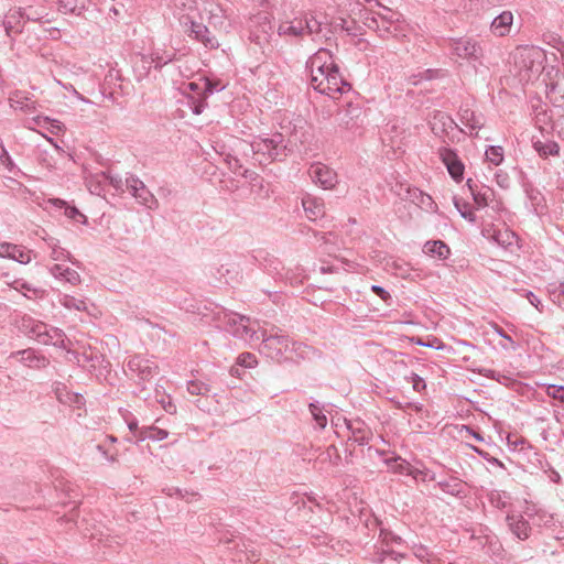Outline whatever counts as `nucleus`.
I'll return each instance as SVG.
<instances>
[{
	"label": "nucleus",
	"instance_id": "35",
	"mask_svg": "<svg viewBox=\"0 0 564 564\" xmlns=\"http://www.w3.org/2000/svg\"><path fill=\"white\" fill-rule=\"evenodd\" d=\"M359 115H360V109L351 108V109L340 111L337 115V120L341 128L355 131L356 129L359 128V123H358Z\"/></svg>",
	"mask_w": 564,
	"mask_h": 564
},
{
	"label": "nucleus",
	"instance_id": "26",
	"mask_svg": "<svg viewBox=\"0 0 564 564\" xmlns=\"http://www.w3.org/2000/svg\"><path fill=\"white\" fill-rule=\"evenodd\" d=\"M304 29L300 15L290 21H283L278 26V35L288 39H301L304 36Z\"/></svg>",
	"mask_w": 564,
	"mask_h": 564
},
{
	"label": "nucleus",
	"instance_id": "54",
	"mask_svg": "<svg viewBox=\"0 0 564 564\" xmlns=\"http://www.w3.org/2000/svg\"><path fill=\"white\" fill-rule=\"evenodd\" d=\"M181 91L184 94V99H186V97L189 95H204V77L199 78L198 82L184 83L181 87Z\"/></svg>",
	"mask_w": 564,
	"mask_h": 564
},
{
	"label": "nucleus",
	"instance_id": "11",
	"mask_svg": "<svg viewBox=\"0 0 564 564\" xmlns=\"http://www.w3.org/2000/svg\"><path fill=\"white\" fill-rule=\"evenodd\" d=\"M442 163L446 166L448 174L456 182L460 183L464 178L465 165L459 159L457 152L447 145H442L437 150Z\"/></svg>",
	"mask_w": 564,
	"mask_h": 564
},
{
	"label": "nucleus",
	"instance_id": "45",
	"mask_svg": "<svg viewBox=\"0 0 564 564\" xmlns=\"http://www.w3.org/2000/svg\"><path fill=\"white\" fill-rule=\"evenodd\" d=\"M538 387L544 391V393L560 402L561 404H564V386L563 384H551V383H540Z\"/></svg>",
	"mask_w": 564,
	"mask_h": 564
},
{
	"label": "nucleus",
	"instance_id": "33",
	"mask_svg": "<svg viewBox=\"0 0 564 564\" xmlns=\"http://www.w3.org/2000/svg\"><path fill=\"white\" fill-rule=\"evenodd\" d=\"M47 205H51L57 209H63L67 218L78 224H85L86 216L82 214L75 206H69L67 203L59 198H51L47 200Z\"/></svg>",
	"mask_w": 564,
	"mask_h": 564
},
{
	"label": "nucleus",
	"instance_id": "8",
	"mask_svg": "<svg viewBox=\"0 0 564 564\" xmlns=\"http://www.w3.org/2000/svg\"><path fill=\"white\" fill-rule=\"evenodd\" d=\"M429 123L432 133L446 144H448L449 141L454 142L455 138L453 133L455 130L465 133V130L459 128L449 115L440 110L433 112Z\"/></svg>",
	"mask_w": 564,
	"mask_h": 564
},
{
	"label": "nucleus",
	"instance_id": "44",
	"mask_svg": "<svg viewBox=\"0 0 564 564\" xmlns=\"http://www.w3.org/2000/svg\"><path fill=\"white\" fill-rule=\"evenodd\" d=\"M310 412L312 414V417L315 422L316 427L319 430H323L327 425V417L324 414V405L319 402H311L308 404Z\"/></svg>",
	"mask_w": 564,
	"mask_h": 564
},
{
	"label": "nucleus",
	"instance_id": "63",
	"mask_svg": "<svg viewBox=\"0 0 564 564\" xmlns=\"http://www.w3.org/2000/svg\"><path fill=\"white\" fill-rule=\"evenodd\" d=\"M257 364V357L252 352H242L237 358V365L240 367L253 368Z\"/></svg>",
	"mask_w": 564,
	"mask_h": 564
},
{
	"label": "nucleus",
	"instance_id": "14",
	"mask_svg": "<svg viewBox=\"0 0 564 564\" xmlns=\"http://www.w3.org/2000/svg\"><path fill=\"white\" fill-rule=\"evenodd\" d=\"M300 20L302 23V28L304 29V36H318L323 26L327 24V19L323 13H317L315 11L302 12L300 14Z\"/></svg>",
	"mask_w": 564,
	"mask_h": 564
},
{
	"label": "nucleus",
	"instance_id": "43",
	"mask_svg": "<svg viewBox=\"0 0 564 564\" xmlns=\"http://www.w3.org/2000/svg\"><path fill=\"white\" fill-rule=\"evenodd\" d=\"M169 436L167 431L160 429L155 425L142 426V432L140 434V442L145 440L152 441H163Z\"/></svg>",
	"mask_w": 564,
	"mask_h": 564
},
{
	"label": "nucleus",
	"instance_id": "16",
	"mask_svg": "<svg viewBox=\"0 0 564 564\" xmlns=\"http://www.w3.org/2000/svg\"><path fill=\"white\" fill-rule=\"evenodd\" d=\"M10 358L17 359L22 365L32 369H43L48 366L50 360L32 348L13 351Z\"/></svg>",
	"mask_w": 564,
	"mask_h": 564
},
{
	"label": "nucleus",
	"instance_id": "57",
	"mask_svg": "<svg viewBox=\"0 0 564 564\" xmlns=\"http://www.w3.org/2000/svg\"><path fill=\"white\" fill-rule=\"evenodd\" d=\"M226 88V85L223 84L218 79H210L208 77H204V96L209 97L214 93L223 91Z\"/></svg>",
	"mask_w": 564,
	"mask_h": 564
},
{
	"label": "nucleus",
	"instance_id": "56",
	"mask_svg": "<svg viewBox=\"0 0 564 564\" xmlns=\"http://www.w3.org/2000/svg\"><path fill=\"white\" fill-rule=\"evenodd\" d=\"M187 391L192 395H206L210 392V386L204 381L194 379L187 381Z\"/></svg>",
	"mask_w": 564,
	"mask_h": 564
},
{
	"label": "nucleus",
	"instance_id": "55",
	"mask_svg": "<svg viewBox=\"0 0 564 564\" xmlns=\"http://www.w3.org/2000/svg\"><path fill=\"white\" fill-rule=\"evenodd\" d=\"M379 538L381 540V545L380 546H376L377 547V552L381 547H383L386 550L393 549L392 547L393 544L400 545L402 543L401 536L394 534L393 532L386 531V530H381L380 531V536Z\"/></svg>",
	"mask_w": 564,
	"mask_h": 564
},
{
	"label": "nucleus",
	"instance_id": "41",
	"mask_svg": "<svg viewBox=\"0 0 564 564\" xmlns=\"http://www.w3.org/2000/svg\"><path fill=\"white\" fill-rule=\"evenodd\" d=\"M58 303L65 308L72 311L84 312L88 310L87 302L85 299H78L69 294H59Z\"/></svg>",
	"mask_w": 564,
	"mask_h": 564
},
{
	"label": "nucleus",
	"instance_id": "40",
	"mask_svg": "<svg viewBox=\"0 0 564 564\" xmlns=\"http://www.w3.org/2000/svg\"><path fill=\"white\" fill-rule=\"evenodd\" d=\"M489 503L499 510H505L511 505V497L503 490H491L487 495Z\"/></svg>",
	"mask_w": 564,
	"mask_h": 564
},
{
	"label": "nucleus",
	"instance_id": "4",
	"mask_svg": "<svg viewBox=\"0 0 564 564\" xmlns=\"http://www.w3.org/2000/svg\"><path fill=\"white\" fill-rule=\"evenodd\" d=\"M253 159L259 164L283 160L288 155V140L280 132L257 135L249 143Z\"/></svg>",
	"mask_w": 564,
	"mask_h": 564
},
{
	"label": "nucleus",
	"instance_id": "31",
	"mask_svg": "<svg viewBox=\"0 0 564 564\" xmlns=\"http://www.w3.org/2000/svg\"><path fill=\"white\" fill-rule=\"evenodd\" d=\"M347 429L351 433V440L359 445H367L371 438L370 431L365 426L364 422L360 421H347Z\"/></svg>",
	"mask_w": 564,
	"mask_h": 564
},
{
	"label": "nucleus",
	"instance_id": "13",
	"mask_svg": "<svg viewBox=\"0 0 564 564\" xmlns=\"http://www.w3.org/2000/svg\"><path fill=\"white\" fill-rule=\"evenodd\" d=\"M128 370L133 373L140 381H149L158 373V366L153 360L142 356H133L127 361Z\"/></svg>",
	"mask_w": 564,
	"mask_h": 564
},
{
	"label": "nucleus",
	"instance_id": "10",
	"mask_svg": "<svg viewBox=\"0 0 564 564\" xmlns=\"http://www.w3.org/2000/svg\"><path fill=\"white\" fill-rule=\"evenodd\" d=\"M124 183L127 191L137 199L139 204L149 209L156 208L158 199L139 177L129 175L126 177Z\"/></svg>",
	"mask_w": 564,
	"mask_h": 564
},
{
	"label": "nucleus",
	"instance_id": "48",
	"mask_svg": "<svg viewBox=\"0 0 564 564\" xmlns=\"http://www.w3.org/2000/svg\"><path fill=\"white\" fill-rule=\"evenodd\" d=\"M121 417L127 423V426L129 431L133 434V436L137 438V442H140V434L142 432V426H139V422L137 417L128 410L120 409Z\"/></svg>",
	"mask_w": 564,
	"mask_h": 564
},
{
	"label": "nucleus",
	"instance_id": "53",
	"mask_svg": "<svg viewBox=\"0 0 564 564\" xmlns=\"http://www.w3.org/2000/svg\"><path fill=\"white\" fill-rule=\"evenodd\" d=\"M485 156L490 164L498 166L505 159L503 149L500 145H489L485 151Z\"/></svg>",
	"mask_w": 564,
	"mask_h": 564
},
{
	"label": "nucleus",
	"instance_id": "24",
	"mask_svg": "<svg viewBox=\"0 0 564 564\" xmlns=\"http://www.w3.org/2000/svg\"><path fill=\"white\" fill-rule=\"evenodd\" d=\"M458 117L460 122L469 130L470 135H476L484 126L481 115H477L468 105L459 108Z\"/></svg>",
	"mask_w": 564,
	"mask_h": 564
},
{
	"label": "nucleus",
	"instance_id": "51",
	"mask_svg": "<svg viewBox=\"0 0 564 564\" xmlns=\"http://www.w3.org/2000/svg\"><path fill=\"white\" fill-rule=\"evenodd\" d=\"M467 185L473 194L474 200L478 207H485L488 205L494 196V192L487 187L484 192H476L471 186V180H467Z\"/></svg>",
	"mask_w": 564,
	"mask_h": 564
},
{
	"label": "nucleus",
	"instance_id": "52",
	"mask_svg": "<svg viewBox=\"0 0 564 564\" xmlns=\"http://www.w3.org/2000/svg\"><path fill=\"white\" fill-rule=\"evenodd\" d=\"M48 246L52 248L51 258L54 261H70L73 264L77 262L73 260L72 254L66 249L57 246V243L52 239L48 242Z\"/></svg>",
	"mask_w": 564,
	"mask_h": 564
},
{
	"label": "nucleus",
	"instance_id": "25",
	"mask_svg": "<svg viewBox=\"0 0 564 564\" xmlns=\"http://www.w3.org/2000/svg\"><path fill=\"white\" fill-rule=\"evenodd\" d=\"M302 206L308 220L316 221L325 216V205L323 199L306 195L302 198Z\"/></svg>",
	"mask_w": 564,
	"mask_h": 564
},
{
	"label": "nucleus",
	"instance_id": "32",
	"mask_svg": "<svg viewBox=\"0 0 564 564\" xmlns=\"http://www.w3.org/2000/svg\"><path fill=\"white\" fill-rule=\"evenodd\" d=\"M423 252L442 261L451 256L449 247L442 240L426 241L423 246Z\"/></svg>",
	"mask_w": 564,
	"mask_h": 564
},
{
	"label": "nucleus",
	"instance_id": "5",
	"mask_svg": "<svg viewBox=\"0 0 564 564\" xmlns=\"http://www.w3.org/2000/svg\"><path fill=\"white\" fill-rule=\"evenodd\" d=\"M20 328L26 336L42 345H52L66 349V335L57 327L50 326L31 316H24L22 317Z\"/></svg>",
	"mask_w": 564,
	"mask_h": 564
},
{
	"label": "nucleus",
	"instance_id": "19",
	"mask_svg": "<svg viewBox=\"0 0 564 564\" xmlns=\"http://www.w3.org/2000/svg\"><path fill=\"white\" fill-rule=\"evenodd\" d=\"M312 180L324 189L334 188L337 184V173L324 164H314L311 167Z\"/></svg>",
	"mask_w": 564,
	"mask_h": 564
},
{
	"label": "nucleus",
	"instance_id": "49",
	"mask_svg": "<svg viewBox=\"0 0 564 564\" xmlns=\"http://www.w3.org/2000/svg\"><path fill=\"white\" fill-rule=\"evenodd\" d=\"M0 163L4 166V169L14 175L21 173V170L17 166L13 159L9 154L2 141H0Z\"/></svg>",
	"mask_w": 564,
	"mask_h": 564
},
{
	"label": "nucleus",
	"instance_id": "39",
	"mask_svg": "<svg viewBox=\"0 0 564 564\" xmlns=\"http://www.w3.org/2000/svg\"><path fill=\"white\" fill-rule=\"evenodd\" d=\"M72 355L74 356L75 361L78 366L88 369L89 371L95 370L96 364L100 362L102 357L96 352H76L72 351Z\"/></svg>",
	"mask_w": 564,
	"mask_h": 564
},
{
	"label": "nucleus",
	"instance_id": "64",
	"mask_svg": "<svg viewBox=\"0 0 564 564\" xmlns=\"http://www.w3.org/2000/svg\"><path fill=\"white\" fill-rule=\"evenodd\" d=\"M9 101L11 107L14 109L25 110L29 107L26 102L28 98H24L20 91H15L14 94H12L9 97Z\"/></svg>",
	"mask_w": 564,
	"mask_h": 564
},
{
	"label": "nucleus",
	"instance_id": "34",
	"mask_svg": "<svg viewBox=\"0 0 564 564\" xmlns=\"http://www.w3.org/2000/svg\"><path fill=\"white\" fill-rule=\"evenodd\" d=\"M532 147L542 159L560 155V145L553 140L542 141L540 139H533Z\"/></svg>",
	"mask_w": 564,
	"mask_h": 564
},
{
	"label": "nucleus",
	"instance_id": "37",
	"mask_svg": "<svg viewBox=\"0 0 564 564\" xmlns=\"http://www.w3.org/2000/svg\"><path fill=\"white\" fill-rule=\"evenodd\" d=\"M215 150L218 152V150L215 148ZM219 153L221 155H225L226 159V163L228 165V167L232 171V173L237 174V175H241L248 180H250L251 182H254L258 177V175L254 173V172H251L247 169H243V166L239 163V160L231 155V154H225V152L223 151H219Z\"/></svg>",
	"mask_w": 564,
	"mask_h": 564
},
{
	"label": "nucleus",
	"instance_id": "22",
	"mask_svg": "<svg viewBox=\"0 0 564 564\" xmlns=\"http://www.w3.org/2000/svg\"><path fill=\"white\" fill-rule=\"evenodd\" d=\"M148 54L151 62L154 63V69L161 70L165 65L176 59L177 51L165 45H153Z\"/></svg>",
	"mask_w": 564,
	"mask_h": 564
},
{
	"label": "nucleus",
	"instance_id": "38",
	"mask_svg": "<svg viewBox=\"0 0 564 564\" xmlns=\"http://www.w3.org/2000/svg\"><path fill=\"white\" fill-rule=\"evenodd\" d=\"M377 560L380 563H384L386 561H392L397 564H409L410 557L403 552L397 551L394 549H383L381 547L378 552H376Z\"/></svg>",
	"mask_w": 564,
	"mask_h": 564
},
{
	"label": "nucleus",
	"instance_id": "36",
	"mask_svg": "<svg viewBox=\"0 0 564 564\" xmlns=\"http://www.w3.org/2000/svg\"><path fill=\"white\" fill-rule=\"evenodd\" d=\"M151 69H154V63L149 58V54L138 55L133 64V72L137 79L142 80L147 78Z\"/></svg>",
	"mask_w": 564,
	"mask_h": 564
},
{
	"label": "nucleus",
	"instance_id": "20",
	"mask_svg": "<svg viewBox=\"0 0 564 564\" xmlns=\"http://www.w3.org/2000/svg\"><path fill=\"white\" fill-rule=\"evenodd\" d=\"M186 32L189 37L200 42L207 48H216L219 45L208 28L200 22L189 21Z\"/></svg>",
	"mask_w": 564,
	"mask_h": 564
},
{
	"label": "nucleus",
	"instance_id": "18",
	"mask_svg": "<svg viewBox=\"0 0 564 564\" xmlns=\"http://www.w3.org/2000/svg\"><path fill=\"white\" fill-rule=\"evenodd\" d=\"M52 392L64 405L80 409L85 404V399L80 393L68 391L67 387L59 381L52 383Z\"/></svg>",
	"mask_w": 564,
	"mask_h": 564
},
{
	"label": "nucleus",
	"instance_id": "9",
	"mask_svg": "<svg viewBox=\"0 0 564 564\" xmlns=\"http://www.w3.org/2000/svg\"><path fill=\"white\" fill-rule=\"evenodd\" d=\"M24 19L30 21H40L42 15L33 12H25L21 8L10 9L2 20V25L7 36L20 33L24 26Z\"/></svg>",
	"mask_w": 564,
	"mask_h": 564
},
{
	"label": "nucleus",
	"instance_id": "6",
	"mask_svg": "<svg viewBox=\"0 0 564 564\" xmlns=\"http://www.w3.org/2000/svg\"><path fill=\"white\" fill-rule=\"evenodd\" d=\"M400 13L383 7L382 12H375L365 18V25L378 33L380 37L395 36L399 31Z\"/></svg>",
	"mask_w": 564,
	"mask_h": 564
},
{
	"label": "nucleus",
	"instance_id": "58",
	"mask_svg": "<svg viewBox=\"0 0 564 564\" xmlns=\"http://www.w3.org/2000/svg\"><path fill=\"white\" fill-rule=\"evenodd\" d=\"M527 197L535 214H539L542 208L543 196L540 191L535 188H527Z\"/></svg>",
	"mask_w": 564,
	"mask_h": 564
},
{
	"label": "nucleus",
	"instance_id": "62",
	"mask_svg": "<svg viewBox=\"0 0 564 564\" xmlns=\"http://www.w3.org/2000/svg\"><path fill=\"white\" fill-rule=\"evenodd\" d=\"M409 475H411L413 478L415 479H421L423 481H434L436 480V476L433 471H431L430 469H419V468H414V469H411L409 470Z\"/></svg>",
	"mask_w": 564,
	"mask_h": 564
},
{
	"label": "nucleus",
	"instance_id": "42",
	"mask_svg": "<svg viewBox=\"0 0 564 564\" xmlns=\"http://www.w3.org/2000/svg\"><path fill=\"white\" fill-rule=\"evenodd\" d=\"M213 274L220 283L231 284L236 281L238 271L234 264H221Z\"/></svg>",
	"mask_w": 564,
	"mask_h": 564
},
{
	"label": "nucleus",
	"instance_id": "15",
	"mask_svg": "<svg viewBox=\"0 0 564 564\" xmlns=\"http://www.w3.org/2000/svg\"><path fill=\"white\" fill-rule=\"evenodd\" d=\"M412 554L422 564H458L451 560L447 554H438L423 544H413Z\"/></svg>",
	"mask_w": 564,
	"mask_h": 564
},
{
	"label": "nucleus",
	"instance_id": "7",
	"mask_svg": "<svg viewBox=\"0 0 564 564\" xmlns=\"http://www.w3.org/2000/svg\"><path fill=\"white\" fill-rule=\"evenodd\" d=\"M445 47L452 55L469 63H480L484 55L480 44L470 37L448 39L445 41Z\"/></svg>",
	"mask_w": 564,
	"mask_h": 564
},
{
	"label": "nucleus",
	"instance_id": "46",
	"mask_svg": "<svg viewBox=\"0 0 564 564\" xmlns=\"http://www.w3.org/2000/svg\"><path fill=\"white\" fill-rule=\"evenodd\" d=\"M207 97L200 96H187L184 100V105L188 107L194 115H200L207 108Z\"/></svg>",
	"mask_w": 564,
	"mask_h": 564
},
{
	"label": "nucleus",
	"instance_id": "61",
	"mask_svg": "<svg viewBox=\"0 0 564 564\" xmlns=\"http://www.w3.org/2000/svg\"><path fill=\"white\" fill-rule=\"evenodd\" d=\"M495 332L505 340L500 344L501 348L505 350H516L518 348V345L512 339L511 336H509L501 327L496 326Z\"/></svg>",
	"mask_w": 564,
	"mask_h": 564
},
{
	"label": "nucleus",
	"instance_id": "12",
	"mask_svg": "<svg viewBox=\"0 0 564 564\" xmlns=\"http://www.w3.org/2000/svg\"><path fill=\"white\" fill-rule=\"evenodd\" d=\"M542 53L534 47L520 48L517 52V65L520 67V76L530 79V74H538L540 72V65L535 63V59L541 57Z\"/></svg>",
	"mask_w": 564,
	"mask_h": 564
},
{
	"label": "nucleus",
	"instance_id": "23",
	"mask_svg": "<svg viewBox=\"0 0 564 564\" xmlns=\"http://www.w3.org/2000/svg\"><path fill=\"white\" fill-rule=\"evenodd\" d=\"M436 486L443 492L459 499H464L467 496L466 484L456 476L441 479L436 482Z\"/></svg>",
	"mask_w": 564,
	"mask_h": 564
},
{
	"label": "nucleus",
	"instance_id": "28",
	"mask_svg": "<svg viewBox=\"0 0 564 564\" xmlns=\"http://www.w3.org/2000/svg\"><path fill=\"white\" fill-rule=\"evenodd\" d=\"M513 14L510 11H503L492 20L490 30L497 36H506L511 30Z\"/></svg>",
	"mask_w": 564,
	"mask_h": 564
},
{
	"label": "nucleus",
	"instance_id": "1",
	"mask_svg": "<svg viewBox=\"0 0 564 564\" xmlns=\"http://www.w3.org/2000/svg\"><path fill=\"white\" fill-rule=\"evenodd\" d=\"M314 90L330 98H337L351 89V85L343 77L335 57L327 48H319L306 61Z\"/></svg>",
	"mask_w": 564,
	"mask_h": 564
},
{
	"label": "nucleus",
	"instance_id": "30",
	"mask_svg": "<svg viewBox=\"0 0 564 564\" xmlns=\"http://www.w3.org/2000/svg\"><path fill=\"white\" fill-rule=\"evenodd\" d=\"M51 274L61 280L65 281L72 285H77L80 282V275L77 271L64 265L56 263L50 268Z\"/></svg>",
	"mask_w": 564,
	"mask_h": 564
},
{
	"label": "nucleus",
	"instance_id": "59",
	"mask_svg": "<svg viewBox=\"0 0 564 564\" xmlns=\"http://www.w3.org/2000/svg\"><path fill=\"white\" fill-rule=\"evenodd\" d=\"M454 205L464 219L475 223V214L469 209V205L466 202L455 197Z\"/></svg>",
	"mask_w": 564,
	"mask_h": 564
},
{
	"label": "nucleus",
	"instance_id": "2",
	"mask_svg": "<svg viewBox=\"0 0 564 564\" xmlns=\"http://www.w3.org/2000/svg\"><path fill=\"white\" fill-rule=\"evenodd\" d=\"M258 329L261 340L259 351L276 362H299L316 355L313 347L292 340L276 327Z\"/></svg>",
	"mask_w": 564,
	"mask_h": 564
},
{
	"label": "nucleus",
	"instance_id": "21",
	"mask_svg": "<svg viewBox=\"0 0 564 564\" xmlns=\"http://www.w3.org/2000/svg\"><path fill=\"white\" fill-rule=\"evenodd\" d=\"M253 259L259 263V267L273 279H283L282 271L284 268L282 262L278 258L264 251H259L257 254L253 256Z\"/></svg>",
	"mask_w": 564,
	"mask_h": 564
},
{
	"label": "nucleus",
	"instance_id": "50",
	"mask_svg": "<svg viewBox=\"0 0 564 564\" xmlns=\"http://www.w3.org/2000/svg\"><path fill=\"white\" fill-rule=\"evenodd\" d=\"M543 43L555 48L562 56L564 55V40L560 34L553 31H546L542 35Z\"/></svg>",
	"mask_w": 564,
	"mask_h": 564
},
{
	"label": "nucleus",
	"instance_id": "60",
	"mask_svg": "<svg viewBox=\"0 0 564 564\" xmlns=\"http://www.w3.org/2000/svg\"><path fill=\"white\" fill-rule=\"evenodd\" d=\"M514 237V232L506 229L503 231H495V234L492 235V240L501 246H510L512 245Z\"/></svg>",
	"mask_w": 564,
	"mask_h": 564
},
{
	"label": "nucleus",
	"instance_id": "47",
	"mask_svg": "<svg viewBox=\"0 0 564 564\" xmlns=\"http://www.w3.org/2000/svg\"><path fill=\"white\" fill-rule=\"evenodd\" d=\"M84 9L83 4L78 3V0H58L57 10L63 14H75L79 15Z\"/></svg>",
	"mask_w": 564,
	"mask_h": 564
},
{
	"label": "nucleus",
	"instance_id": "27",
	"mask_svg": "<svg viewBox=\"0 0 564 564\" xmlns=\"http://www.w3.org/2000/svg\"><path fill=\"white\" fill-rule=\"evenodd\" d=\"M1 253L3 257H8L14 261H18L21 264H28L32 260V254L30 250H26L20 246L12 243L1 245Z\"/></svg>",
	"mask_w": 564,
	"mask_h": 564
},
{
	"label": "nucleus",
	"instance_id": "17",
	"mask_svg": "<svg viewBox=\"0 0 564 564\" xmlns=\"http://www.w3.org/2000/svg\"><path fill=\"white\" fill-rule=\"evenodd\" d=\"M506 523L510 533L520 541L530 538L532 528L529 521L521 513H508Z\"/></svg>",
	"mask_w": 564,
	"mask_h": 564
},
{
	"label": "nucleus",
	"instance_id": "29",
	"mask_svg": "<svg viewBox=\"0 0 564 564\" xmlns=\"http://www.w3.org/2000/svg\"><path fill=\"white\" fill-rule=\"evenodd\" d=\"M86 186L88 191L97 196L105 195L106 186H107V173L106 172H98V173H90L85 177Z\"/></svg>",
	"mask_w": 564,
	"mask_h": 564
},
{
	"label": "nucleus",
	"instance_id": "3",
	"mask_svg": "<svg viewBox=\"0 0 564 564\" xmlns=\"http://www.w3.org/2000/svg\"><path fill=\"white\" fill-rule=\"evenodd\" d=\"M198 314L205 324H214L216 328L224 329L248 344L260 340L259 329L245 315L226 310L219 305L204 306V310L199 311Z\"/></svg>",
	"mask_w": 564,
	"mask_h": 564
}]
</instances>
